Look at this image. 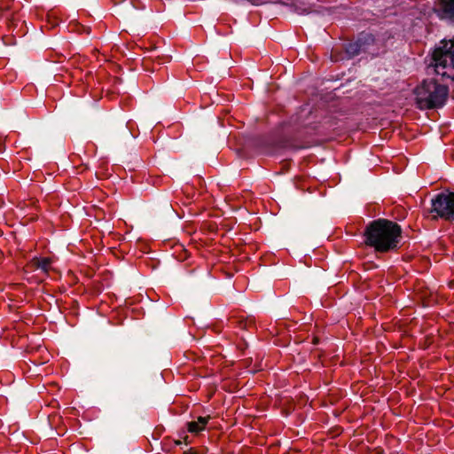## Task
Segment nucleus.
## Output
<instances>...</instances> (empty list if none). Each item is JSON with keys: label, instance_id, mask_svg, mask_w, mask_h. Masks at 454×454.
Listing matches in <instances>:
<instances>
[{"label": "nucleus", "instance_id": "nucleus-1", "mask_svg": "<svg viewBox=\"0 0 454 454\" xmlns=\"http://www.w3.org/2000/svg\"><path fill=\"white\" fill-rule=\"evenodd\" d=\"M364 237V244L376 253H387L399 247L402 228L395 222L380 218L368 223Z\"/></svg>", "mask_w": 454, "mask_h": 454}, {"label": "nucleus", "instance_id": "nucleus-2", "mask_svg": "<svg viewBox=\"0 0 454 454\" xmlns=\"http://www.w3.org/2000/svg\"><path fill=\"white\" fill-rule=\"evenodd\" d=\"M416 103L419 109L442 107L449 96V87L434 79L424 80L414 90Z\"/></svg>", "mask_w": 454, "mask_h": 454}, {"label": "nucleus", "instance_id": "nucleus-3", "mask_svg": "<svg viewBox=\"0 0 454 454\" xmlns=\"http://www.w3.org/2000/svg\"><path fill=\"white\" fill-rule=\"evenodd\" d=\"M431 65L442 80L454 82V39L440 42L433 51Z\"/></svg>", "mask_w": 454, "mask_h": 454}, {"label": "nucleus", "instance_id": "nucleus-4", "mask_svg": "<svg viewBox=\"0 0 454 454\" xmlns=\"http://www.w3.org/2000/svg\"><path fill=\"white\" fill-rule=\"evenodd\" d=\"M375 38L370 33H361L357 39L345 44L344 53L339 52L336 49H333L331 52V59L333 62L340 61L345 59H350L362 52L374 54Z\"/></svg>", "mask_w": 454, "mask_h": 454}, {"label": "nucleus", "instance_id": "nucleus-5", "mask_svg": "<svg viewBox=\"0 0 454 454\" xmlns=\"http://www.w3.org/2000/svg\"><path fill=\"white\" fill-rule=\"evenodd\" d=\"M432 219L442 218L454 221V192H441L431 200V207L427 211Z\"/></svg>", "mask_w": 454, "mask_h": 454}, {"label": "nucleus", "instance_id": "nucleus-6", "mask_svg": "<svg viewBox=\"0 0 454 454\" xmlns=\"http://www.w3.org/2000/svg\"><path fill=\"white\" fill-rule=\"evenodd\" d=\"M228 323L231 327H238L241 330H252L255 328V320L253 317L246 316L243 313L231 315Z\"/></svg>", "mask_w": 454, "mask_h": 454}, {"label": "nucleus", "instance_id": "nucleus-7", "mask_svg": "<svg viewBox=\"0 0 454 454\" xmlns=\"http://www.w3.org/2000/svg\"><path fill=\"white\" fill-rule=\"evenodd\" d=\"M437 6L440 18L454 20V0H438Z\"/></svg>", "mask_w": 454, "mask_h": 454}, {"label": "nucleus", "instance_id": "nucleus-8", "mask_svg": "<svg viewBox=\"0 0 454 454\" xmlns=\"http://www.w3.org/2000/svg\"><path fill=\"white\" fill-rule=\"evenodd\" d=\"M52 260L49 257H34L28 267L31 270H41L44 274H48L51 270Z\"/></svg>", "mask_w": 454, "mask_h": 454}, {"label": "nucleus", "instance_id": "nucleus-9", "mask_svg": "<svg viewBox=\"0 0 454 454\" xmlns=\"http://www.w3.org/2000/svg\"><path fill=\"white\" fill-rule=\"evenodd\" d=\"M210 419V416H200L198 417L197 420L188 422L186 424L188 432L195 434L200 433L206 428Z\"/></svg>", "mask_w": 454, "mask_h": 454}, {"label": "nucleus", "instance_id": "nucleus-10", "mask_svg": "<svg viewBox=\"0 0 454 454\" xmlns=\"http://www.w3.org/2000/svg\"><path fill=\"white\" fill-rule=\"evenodd\" d=\"M46 18H47V23L45 26L49 29H52L59 25V18L54 16L52 13H48Z\"/></svg>", "mask_w": 454, "mask_h": 454}, {"label": "nucleus", "instance_id": "nucleus-11", "mask_svg": "<svg viewBox=\"0 0 454 454\" xmlns=\"http://www.w3.org/2000/svg\"><path fill=\"white\" fill-rule=\"evenodd\" d=\"M184 454H199V452L196 449L190 448L188 450L184 451Z\"/></svg>", "mask_w": 454, "mask_h": 454}, {"label": "nucleus", "instance_id": "nucleus-12", "mask_svg": "<svg viewBox=\"0 0 454 454\" xmlns=\"http://www.w3.org/2000/svg\"><path fill=\"white\" fill-rule=\"evenodd\" d=\"M184 442L185 444H189L190 443V442L188 441V436L187 435H185L184 437Z\"/></svg>", "mask_w": 454, "mask_h": 454}, {"label": "nucleus", "instance_id": "nucleus-13", "mask_svg": "<svg viewBox=\"0 0 454 454\" xmlns=\"http://www.w3.org/2000/svg\"><path fill=\"white\" fill-rule=\"evenodd\" d=\"M181 443H182V441H181V440H179V441H176V444L179 445V444H181Z\"/></svg>", "mask_w": 454, "mask_h": 454}]
</instances>
